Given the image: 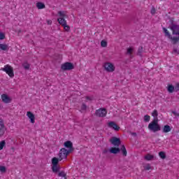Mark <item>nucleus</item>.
I'll return each instance as SVG.
<instances>
[{
	"mask_svg": "<svg viewBox=\"0 0 179 179\" xmlns=\"http://www.w3.org/2000/svg\"><path fill=\"white\" fill-rule=\"evenodd\" d=\"M170 29L172 31V34L173 36H172L170 34V31L165 27L163 28V31L165 34V36L167 37L169 40H171L172 44H178L179 43V25L176 24H171L169 26Z\"/></svg>",
	"mask_w": 179,
	"mask_h": 179,
	"instance_id": "f257e3e1",
	"label": "nucleus"
},
{
	"mask_svg": "<svg viewBox=\"0 0 179 179\" xmlns=\"http://www.w3.org/2000/svg\"><path fill=\"white\" fill-rule=\"evenodd\" d=\"M148 129L152 132H159V131H161L162 128L159 124V120L157 119H154L150 122L148 124Z\"/></svg>",
	"mask_w": 179,
	"mask_h": 179,
	"instance_id": "f03ea898",
	"label": "nucleus"
},
{
	"mask_svg": "<svg viewBox=\"0 0 179 179\" xmlns=\"http://www.w3.org/2000/svg\"><path fill=\"white\" fill-rule=\"evenodd\" d=\"M1 71H3V72H6L7 75L10 78H14L15 77V73L13 72V67L9 64H6L4 66V67L1 69Z\"/></svg>",
	"mask_w": 179,
	"mask_h": 179,
	"instance_id": "7ed1b4c3",
	"label": "nucleus"
},
{
	"mask_svg": "<svg viewBox=\"0 0 179 179\" xmlns=\"http://www.w3.org/2000/svg\"><path fill=\"white\" fill-rule=\"evenodd\" d=\"M70 151L65 148H62L59 152V162H62V160H66L68 158V155H69Z\"/></svg>",
	"mask_w": 179,
	"mask_h": 179,
	"instance_id": "20e7f679",
	"label": "nucleus"
},
{
	"mask_svg": "<svg viewBox=\"0 0 179 179\" xmlns=\"http://www.w3.org/2000/svg\"><path fill=\"white\" fill-rule=\"evenodd\" d=\"M95 115L96 117H99L100 118H104V117L107 116V109L104 108L97 109L95 111Z\"/></svg>",
	"mask_w": 179,
	"mask_h": 179,
	"instance_id": "39448f33",
	"label": "nucleus"
},
{
	"mask_svg": "<svg viewBox=\"0 0 179 179\" xmlns=\"http://www.w3.org/2000/svg\"><path fill=\"white\" fill-rule=\"evenodd\" d=\"M103 66L106 72H114L115 71V66L111 62H105Z\"/></svg>",
	"mask_w": 179,
	"mask_h": 179,
	"instance_id": "423d86ee",
	"label": "nucleus"
},
{
	"mask_svg": "<svg viewBox=\"0 0 179 179\" xmlns=\"http://www.w3.org/2000/svg\"><path fill=\"white\" fill-rule=\"evenodd\" d=\"M6 132V126H5V122L3 119H0V136H3Z\"/></svg>",
	"mask_w": 179,
	"mask_h": 179,
	"instance_id": "0eeeda50",
	"label": "nucleus"
},
{
	"mask_svg": "<svg viewBox=\"0 0 179 179\" xmlns=\"http://www.w3.org/2000/svg\"><path fill=\"white\" fill-rule=\"evenodd\" d=\"M73 68V64L71 62H66L62 65V71H72Z\"/></svg>",
	"mask_w": 179,
	"mask_h": 179,
	"instance_id": "6e6552de",
	"label": "nucleus"
},
{
	"mask_svg": "<svg viewBox=\"0 0 179 179\" xmlns=\"http://www.w3.org/2000/svg\"><path fill=\"white\" fill-rule=\"evenodd\" d=\"M110 143H112V145H113L114 146H116L117 148H118V146L121 145V139L117 137H112L110 139Z\"/></svg>",
	"mask_w": 179,
	"mask_h": 179,
	"instance_id": "1a4fd4ad",
	"label": "nucleus"
},
{
	"mask_svg": "<svg viewBox=\"0 0 179 179\" xmlns=\"http://www.w3.org/2000/svg\"><path fill=\"white\" fill-rule=\"evenodd\" d=\"M1 97L3 103H5V104H9V103H12V98L9 97L8 94H2Z\"/></svg>",
	"mask_w": 179,
	"mask_h": 179,
	"instance_id": "9d476101",
	"label": "nucleus"
},
{
	"mask_svg": "<svg viewBox=\"0 0 179 179\" xmlns=\"http://www.w3.org/2000/svg\"><path fill=\"white\" fill-rule=\"evenodd\" d=\"M108 128H112L114 131H120V126L117 125V123L115 122H109L108 123Z\"/></svg>",
	"mask_w": 179,
	"mask_h": 179,
	"instance_id": "9b49d317",
	"label": "nucleus"
},
{
	"mask_svg": "<svg viewBox=\"0 0 179 179\" xmlns=\"http://www.w3.org/2000/svg\"><path fill=\"white\" fill-rule=\"evenodd\" d=\"M27 117L30 119L31 124H34V122H36V116H34L33 113L30 111L27 112Z\"/></svg>",
	"mask_w": 179,
	"mask_h": 179,
	"instance_id": "f8f14e48",
	"label": "nucleus"
},
{
	"mask_svg": "<svg viewBox=\"0 0 179 179\" xmlns=\"http://www.w3.org/2000/svg\"><path fill=\"white\" fill-rule=\"evenodd\" d=\"M64 146L65 148H67V150L69 152H71L73 150V144H72V142L68 141L64 142Z\"/></svg>",
	"mask_w": 179,
	"mask_h": 179,
	"instance_id": "ddd939ff",
	"label": "nucleus"
},
{
	"mask_svg": "<svg viewBox=\"0 0 179 179\" xmlns=\"http://www.w3.org/2000/svg\"><path fill=\"white\" fill-rule=\"evenodd\" d=\"M66 18L64 17H59L57 18V22L59 23V24H60L61 26H65V24H67L66 22V20H65Z\"/></svg>",
	"mask_w": 179,
	"mask_h": 179,
	"instance_id": "4468645a",
	"label": "nucleus"
},
{
	"mask_svg": "<svg viewBox=\"0 0 179 179\" xmlns=\"http://www.w3.org/2000/svg\"><path fill=\"white\" fill-rule=\"evenodd\" d=\"M171 131V127L169 124H166L164 126L162 129V132L164 134H168V132H170Z\"/></svg>",
	"mask_w": 179,
	"mask_h": 179,
	"instance_id": "2eb2a0df",
	"label": "nucleus"
},
{
	"mask_svg": "<svg viewBox=\"0 0 179 179\" xmlns=\"http://www.w3.org/2000/svg\"><path fill=\"white\" fill-rule=\"evenodd\" d=\"M120 149L119 148L113 147L110 150V152L113 155H117V153H120Z\"/></svg>",
	"mask_w": 179,
	"mask_h": 179,
	"instance_id": "dca6fc26",
	"label": "nucleus"
},
{
	"mask_svg": "<svg viewBox=\"0 0 179 179\" xmlns=\"http://www.w3.org/2000/svg\"><path fill=\"white\" fill-rule=\"evenodd\" d=\"M57 15L60 16L59 17H63L64 19H66L68 17L66 16V11H59L57 13Z\"/></svg>",
	"mask_w": 179,
	"mask_h": 179,
	"instance_id": "f3484780",
	"label": "nucleus"
},
{
	"mask_svg": "<svg viewBox=\"0 0 179 179\" xmlns=\"http://www.w3.org/2000/svg\"><path fill=\"white\" fill-rule=\"evenodd\" d=\"M59 162V158L53 157L52 159V166H58Z\"/></svg>",
	"mask_w": 179,
	"mask_h": 179,
	"instance_id": "a211bd4d",
	"label": "nucleus"
},
{
	"mask_svg": "<svg viewBox=\"0 0 179 179\" xmlns=\"http://www.w3.org/2000/svg\"><path fill=\"white\" fill-rule=\"evenodd\" d=\"M36 8L38 9H45V4L41 2L36 3Z\"/></svg>",
	"mask_w": 179,
	"mask_h": 179,
	"instance_id": "6ab92c4d",
	"label": "nucleus"
},
{
	"mask_svg": "<svg viewBox=\"0 0 179 179\" xmlns=\"http://www.w3.org/2000/svg\"><path fill=\"white\" fill-rule=\"evenodd\" d=\"M0 50H1V51H8V45L0 43Z\"/></svg>",
	"mask_w": 179,
	"mask_h": 179,
	"instance_id": "aec40b11",
	"label": "nucleus"
},
{
	"mask_svg": "<svg viewBox=\"0 0 179 179\" xmlns=\"http://www.w3.org/2000/svg\"><path fill=\"white\" fill-rule=\"evenodd\" d=\"M144 159L145 160H148V162L150 160H153V159H155V156L150 155V154H147L145 157Z\"/></svg>",
	"mask_w": 179,
	"mask_h": 179,
	"instance_id": "412c9836",
	"label": "nucleus"
},
{
	"mask_svg": "<svg viewBox=\"0 0 179 179\" xmlns=\"http://www.w3.org/2000/svg\"><path fill=\"white\" fill-rule=\"evenodd\" d=\"M120 150H121L123 156H124V157L127 156V148H125V145H122L120 148Z\"/></svg>",
	"mask_w": 179,
	"mask_h": 179,
	"instance_id": "4be33fe9",
	"label": "nucleus"
},
{
	"mask_svg": "<svg viewBox=\"0 0 179 179\" xmlns=\"http://www.w3.org/2000/svg\"><path fill=\"white\" fill-rule=\"evenodd\" d=\"M52 170L53 173H58L59 171V169L58 168V165H52Z\"/></svg>",
	"mask_w": 179,
	"mask_h": 179,
	"instance_id": "5701e85b",
	"label": "nucleus"
},
{
	"mask_svg": "<svg viewBox=\"0 0 179 179\" xmlns=\"http://www.w3.org/2000/svg\"><path fill=\"white\" fill-rule=\"evenodd\" d=\"M159 115V113L157 112V110H154L152 113V116L154 117V120H157V116Z\"/></svg>",
	"mask_w": 179,
	"mask_h": 179,
	"instance_id": "b1692460",
	"label": "nucleus"
},
{
	"mask_svg": "<svg viewBox=\"0 0 179 179\" xmlns=\"http://www.w3.org/2000/svg\"><path fill=\"white\" fill-rule=\"evenodd\" d=\"M167 90L169 93H173V92H174V86L172 85H168Z\"/></svg>",
	"mask_w": 179,
	"mask_h": 179,
	"instance_id": "393cba45",
	"label": "nucleus"
},
{
	"mask_svg": "<svg viewBox=\"0 0 179 179\" xmlns=\"http://www.w3.org/2000/svg\"><path fill=\"white\" fill-rule=\"evenodd\" d=\"M22 66L23 68H24L25 69H30V64H29V63L27 62H24L22 64Z\"/></svg>",
	"mask_w": 179,
	"mask_h": 179,
	"instance_id": "a878e982",
	"label": "nucleus"
},
{
	"mask_svg": "<svg viewBox=\"0 0 179 179\" xmlns=\"http://www.w3.org/2000/svg\"><path fill=\"white\" fill-rule=\"evenodd\" d=\"M159 156L161 157V159H166V153H164V152H159Z\"/></svg>",
	"mask_w": 179,
	"mask_h": 179,
	"instance_id": "bb28decb",
	"label": "nucleus"
},
{
	"mask_svg": "<svg viewBox=\"0 0 179 179\" xmlns=\"http://www.w3.org/2000/svg\"><path fill=\"white\" fill-rule=\"evenodd\" d=\"M144 121L145 122H149V121H150V116L149 115H145L144 116Z\"/></svg>",
	"mask_w": 179,
	"mask_h": 179,
	"instance_id": "cd10ccee",
	"label": "nucleus"
},
{
	"mask_svg": "<svg viewBox=\"0 0 179 179\" xmlns=\"http://www.w3.org/2000/svg\"><path fill=\"white\" fill-rule=\"evenodd\" d=\"M5 145H6V142H5V141H2L0 143V150H2V149H3V148L5 147Z\"/></svg>",
	"mask_w": 179,
	"mask_h": 179,
	"instance_id": "c85d7f7f",
	"label": "nucleus"
},
{
	"mask_svg": "<svg viewBox=\"0 0 179 179\" xmlns=\"http://www.w3.org/2000/svg\"><path fill=\"white\" fill-rule=\"evenodd\" d=\"M62 27H64V29L65 30V31H69V30H71V27H69V25L65 24L63 25Z\"/></svg>",
	"mask_w": 179,
	"mask_h": 179,
	"instance_id": "c756f323",
	"label": "nucleus"
},
{
	"mask_svg": "<svg viewBox=\"0 0 179 179\" xmlns=\"http://www.w3.org/2000/svg\"><path fill=\"white\" fill-rule=\"evenodd\" d=\"M59 177H64V179H66V173L64 171H61L59 173Z\"/></svg>",
	"mask_w": 179,
	"mask_h": 179,
	"instance_id": "7c9ffc66",
	"label": "nucleus"
},
{
	"mask_svg": "<svg viewBox=\"0 0 179 179\" xmlns=\"http://www.w3.org/2000/svg\"><path fill=\"white\" fill-rule=\"evenodd\" d=\"M101 46H102L103 48H106V47H107V41H101Z\"/></svg>",
	"mask_w": 179,
	"mask_h": 179,
	"instance_id": "2f4dec72",
	"label": "nucleus"
},
{
	"mask_svg": "<svg viewBox=\"0 0 179 179\" xmlns=\"http://www.w3.org/2000/svg\"><path fill=\"white\" fill-rule=\"evenodd\" d=\"M0 171L1 173H6V167H5L4 166H1Z\"/></svg>",
	"mask_w": 179,
	"mask_h": 179,
	"instance_id": "473e14b6",
	"label": "nucleus"
},
{
	"mask_svg": "<svg viewBox=\"0 0 179 179\" xmlns=\"http://www.w3.org/2000/svg\"><path fill=\"white\" fill-rule=\"evenodd\" d=\"M143 52V48L140 47L138 50V55L142 56Z\"/></svg>",
	"mask_w": 179,
	"mask_h": 179,
	"instance_id": "72a5a7b5",
	"label": "nucleus"
},
{
	"mask_svg": "<svg viewBox=\"0 0 179 179\" xmlns=\"http://www.w3.org/2000/svg\"><path fill=\"white\" fill-rule=\"evenodd\" d=\"M134 49H132V48H127V54H129V55H132Z\"/></svg>",
	"mask_w": 179,
	"mask_h": 179,
	"instance_id": "f704fd0d",
	"label": "nucleus"
},
{
	"mask_svg": "<svg viewBox=\"0 0 179 179\" xmlns=\"http://www.w3.org/2000/svg\"><path fill=\"white\" fill-rule=\"evenodd\" d=\"M87 109V106H86V104L83 103L81 106V111H86Z\"/></svg>",
	"mask_w": 179,
	"mask_h": 179,
	"instance_id": "c9c22d12",
	"label": "nucleus"
},
{
	"mask_svg": "<svg viewBox=\"0 0 179 179\" xmlns=\"http://www.w3.org/2000/svg\"><path fill=\"white\" fill-rule=\"evenodd\" d=\"M151 167H150V164H147L145 166H144V170H147L149 171L150 170Z\"/></svg>",
	"mask_w": 179,
	"mask_h": 179,
	"instance_id": "e433bc0d",
	"label": "nucleus"
},
{
	"mask_svg": "<svg viewBox=\"0 0 179 179\" xmlns=\"http://www.w3.org/2000/svg\"><path fill=\"white\" fill-rule=\"evenodd\" d=\"M5 38V34L0 32V40H4Z\"/></svg>",
	"mask_w": 179,
	"mask_h": 179,
	"instance_id": "4c0bfd02",
	"label": "nucleus"
},
{
	"mask_svg": "<svg viewBox=\"0 0 179 179\" xmlns=\"http://www.w3.org/2000/svg\"><path fill=\"white\" fill-rule=\"evenodd\" d=\"M155 13H156V8L152 7L151 9V15H155Z\"/></svg>",
	"mask_w": 179,
	"mask_h": 179,
	"instance_id": "58836bf2",
	"label": "nucleus"
},
{
	"mask_svg": "<svg viewBox=\"0 0 179 179\" xmlns=\"http://www.w3.org/2000/svg\"><path fill=\"white\" fill-rule=\"evenodd\" d=\"M175 90H176V92H178L179 90V84H176V87H175Z\"/></svg>",
	"mask_w": 179,
	"mask_h": 179,
	"instance_id": "ea45409f",
	"label": "nucleus"
},
{
	"mask_svg": "<svg viewBox=\"0 0 179 179\" xmlns=\"http://www.w3.org/2000/svg\"><path fill=\"white\" fill-rule=\"evenodd\" d=\"M172 113H173V115H175L176 117H179V113H177L176 111H173Z\"/></svg>",
	"mask_w": 179,
	"mask_h": 179,
	"instance_id": "a19ab883",
	"label": "nucleus"
},
{
	"mask_svg": "<svg viewBox=\"0 0 179 179\" xmlns=\"http://www.w3.org/2000/svg\"><path fill=\"white\" fill-rule=\"evenodd\" d=\"M103 155H106V153H108V150H107V149L103 150Z\"/></svg>",
	"mask_w": 179,
	"mask_h": 179,
	"instance_id": "79ce46f5",
	"label": "nucleus"
},
{
	"mask_svg": "<svg viewBox=\"0 0 179 179\" xmlns=\"http://www.w3.org/2000/svg\"><path fill=\"white\" fill-rule=\"evenodd\" d=\"M85 99L86 100H90V101L92 100V97L90 96H86Z\"/></svg>",
	"mask_w": 179,
	"mask_h": 179,
	"instance_id": "37998d69",
	"label": "nucleus"
},
{
	"mask_svg": "<svg viewBox=\"0 0 179 179\" xmlns=\"http://www.w3.org/2000/svg\"><path fill=\"white\" fill-rule=\"evenodd\" d=\"M52 22L51 20H48V24H51Z\"/></svg>",
	"mask_w": 179,
	"mask_h": 179,
	"instance_id": "c03bdc74",
	"label": "nucleus"
},
{
	"mask_svg": "<svg viewBox=\"0 0 179 179\" xmlns=\"http://www.w3.org/2000/svg\"><path fill=\"white\" fill-rule=\"evenodd\" d=\"M133 135H136V133H133Z\"/></svg>",
	"mask_w": 179,
	"mask_h": 179,
	"instance_id": "a18cd8bd",
	"label": "nucleus"
},
{
	"mask_svg": "<svg viewBox=\"0 0 179 179\" xmlns=\"http://www.w3.org/2000/svg\"><path fill=\"white\" fill-rule=\"evenodd\" d=\"M174 51H176V50H174Z\"/></svg>",
	"mask_w": 179,
	"mask_h": 179,
	"instance_id": "49530a36",
	"label": "nucleus"
}]
</instances>
